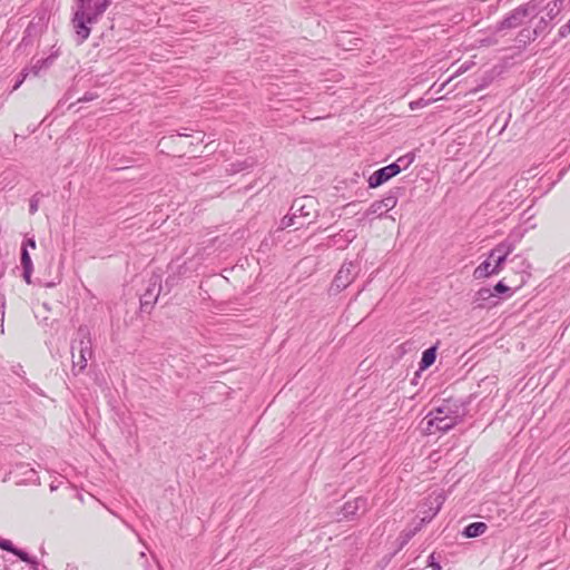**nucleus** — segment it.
<instances>
[{"label": "nucleus", "mask_w": 570, "mask_h": 570, "mask_svg": "<svg viewBox=\"0 0 570 570\" xmlns=\"http://www.w3.org/2000/svg\"><path fill=\"white\" fill-rule=\"evenodd\" d=\"M410 107H411V109H414V108H416V105H414V102H411Z\"/></svg>", "instance_id": "58836bf2"}, {"label": "nucleus", "mask_w": 570, "mask_h": 570, "mask_svg": "<svg viewBox=\"0 0 570 570\" xmlns=\"http://www.w3.org/2000/svg\"><path fill=\"white\" fill-rule=\"evenodd\" d=\"M46 62L47 60H38L30 69H27L28 73L32 72L33 76H38Z\"/></svg>", "instance_id": "b1692460"}, {"label": "nucleus", "mask_w": 570, "mask_h": 570, "mask_svg": "<svg viewBox=\"0 0 570 570\" xmlns=\"http://www.w3.org/2000/svg\"><path fill=\"white\" fill-rule=\"evenodd\" d=\"M28 77V70L23 69L20 73V78H18L16 85L13 86V90H17L21 83L24 81V79Z\"/></svg>", "instance_id": "c85d7f7f"}, {"label": "nucleus", "mask_w": 570, "mask_h": 570, "mask_svg": "<svg viewBox=\"0 0 570 570\" xmlns=\"http://www.w3.org/2000/svg\"><path fill=\"white\" fill-rule=\"evenodd\" d=\"M414 161L413 154H406L396 159V161L392 163L393 165H399V174L406 169Z\"/></svg>", "instance_id": "aec40b11"}, {"label": "nucleus", "mask_w": 570, "mask_h": 570, "mask_svg": "<svg viewBox=\"0 0 570 570\" xmlns=\"http://www.w3.org/2000/svg\"><path fill=\"white\" fill-rule=\"evenodd\" d=\"M145 557H146L145 552H141V553H140V558H142V559H144Z\"/></svg>", "instance_id": "79ce46f5"}, {"label": "nucleus", "mask_w": 570, "mask_h": 570, "mask_svg": "<svg viewBox=\"0 0 570 570\" xmlns=\"http://www.w3.org/2000/svg\"><path fill=\"white\" fill-rule=\"evenodd\" d=\"M454 414H463L464 415L463 407L461 405H459L456 402L446 400V401H443L440 406L433 409L426 415V417H431V416L448 417V416H453Z\"/></svg>", "instance_id": "9b49d317"}, {"label": "nucleus", "mask_w": 570, "mask_h": 570, "mask_svg": "<svg viewBox=\"0 0 570 570\" xmlns=\"http://www.w3.org/2000/svg\"><path fill=\"white\" fill-rule=\"evenodd\" d=\"M399 174V165L390 164L383 168H380L375 170L370 177H368V187L370 188H377L379 186L383 185L394 176Z\"/></svg>", "instance_id": "6e6552de"}, {"label": "nucleus", "mask_w": 570, "mask_h": 570, "mask_svg": "<svg viewBox=\"0 0 570 570\" xmlns=\"http://www.w3.org/2000/svg\"><path fill=\"white\" fill-rule=\"evenodd\" d=\"M108 6L106 0H76L71 19L76 42L82 43L91 32V26L97 23Z\"/></svg>", "instance_id": "f257e3e1"}, {"label": "nucleus", "mask_w": 570, "mask_h": 570, "mask_svg": "<svg viewBox=\"0 0 570 570\" xmlns=\"http://www.w3.org/2000/svg\"><path fill=\"white\" fill-rule=\"evenodd\" d=\"M91 99H92L91 96L85 95L83 98H81L80 100L88 101V100H91Z\"/></svg>", "instance_id": "c9c22d12"}, {"label": "nucleus", "mask_w": 570, "mask_h": 570, "mask_svg": "<svg viewBox=\"0 0 570 570\" xmlns=\"http://www.w3.org/2000/svg\"><path fill=\"white\" fill-rule=\"evenodd\" d=\"M435 501L438 502L436 509H435V511H433V513L429 517V519L433 518V517L438 513V511H439V509H440L441 502H439V498H435Z\"/></svg>", "instance_id": "f704fd0d"}, {"label": "nucleus", "mask_w": 570, "mask_h": 570, "mask_svg": "<svg viewBox=\"0 0 570 570\" xmlns=\"http://www.w3.org/2000/svg\"><path fill=\"white\" fill-rule=\"evenodd\" d=\"M204 134L202 132H198V136L194 138L193 141H190V145H194V144H200L204 141Z\"/></svg>", "instance_id": "473e14b6"}, {"label": "nucleus", "mask_w": 570, "mask_h": 570, "mask_svg": "<svg viewBox=\"0 0 570 570\" xmlns=\"http://www.w3.org/2000/svg\"><path fill=\"white\" fill-rule=\"evenodd\" d=\"M429 567H431L432 570H441L440 563L435 561L434 553L429 557Z\"/></svg>", "instance_id": "c756f323"}, {"label": "nucleus", "mask_w": 570, "mask_h": 570, "mask_svg": "<svg viewBox=\"0 0 570 570\" xmlns=\"http://www.w3.org/2000/svg\"><path fill=\"white\" fill-rule=\"evenodd\" d=\"M0 548L9 552H13L16 549L10 540H1Z\"/></svg>", "instance_id": "bb28decb"}, {"label": "nucleus", "mask_w": 570, "mask_h": 570, "mask_svg": "<svg viewBox=\"0 0 570 570\" xmlns=\"http://www.w3.org/2000/svg\"><path fill=\"white\" fill-rule=\"evenodd\" d=\"M316 202L313 197L304 196L295 199L292 204L291 212L298 220L309 224L315 214Z\"/></svg>", "instance_id": "39448f33"}, {"label": "nucleus", "mask_w": 570, "mask_h": 570, "mask_svg": "<svg viewBox=\"0 0 570 570\" xmlns=\"http://www.w3.org/2000/svg\"><path fill=\"white\" fill-rule=\"evenodd\" d=\"M39 194H35L31 198H30V203H29V212L31 215H33L35 213H37L38 208H39Z\"/></svg>", "instance_id": "4be33fe9"}, {"label": "nucleus", "mask_w": 570, "mask_h": 570, "mask_svg": "<svg viewBox=\"0 0 570 570\" xmlns=\"http://www.w3.org/2000/svg\"><path fill=\"white\" fill-rule=\"evenodd\" d=\"M435 357H436V348L434 346L425 350L422 354V358L420 362V368L425 370L429 366H431L435 362Z\"/></svg>", "instance_id": "f3484780"}, {"label": "nucleus", "mask_w": 570, "mask_h": 570, "mask_svg": "<svg viewBox=\"0 0 570 570\" xmlns=\"http://www.w3.org/2000/svg\"><path fill=\"white\" fill-rule=\"evenodd\" d=\"M144 568H145V570H149V568H150V564H149V562L147 560H146V562L144 564Z\"/></svg>", "instance_id": "e433bc0d"}, {"label": "nucleus", "mask_w": 570, "mask_h": 570, "mask_svg": "<svg viewBox=\"0 0 570 570\" xmlns=\"http://www.w3.org/2000/svg\"><path fill=\"white\" fill-rule=\"evenodd\" d=\"M304 225H305V222H301V220H298L297 217H294L293 216V212H291L289 215L283 217L282 220H281V228L282 229L291 227V226H296V228H299V227H302Z\"/></svg>", "instance_id": "6ab92c4d"}, {"label": "nucleus", "mask_w": 570, "mask_h": 570, "mask_svg": "<svg viewBox=\"0 0 570 570\" xmlns=\"http://www.w3.org/2000/svg\"><path fill=\"white\" fill-rule=\"evenodd\" d=\"M157 566H158L159 570H163V569H161V567H160V564H159V562H157Z\"/></svg>", "instance_id": "37998d69"}, {"label": "nucleus", "mask_w": 570, "mask_h": 570, "mask_svg": "<svg viewBox=\"0 0 570 570\" xmlns=\"http://www.w3.org/2000/svg\"><path fill=\"white\" fill-rule=\"evenodd\" d=\"M518 242V236L509 235L490 252L489 259L492 263L491 272H494L497 275L503 269L504 263L509 255L515 249Z\"/></svg>", "instance_id": "20e7f679"}, {"label": "nucleus", "mask_w": 570, "mask_h": 570, "mask_svg": "<svg viewBox=\"0 0 570 570\" xmlns=\"http://www.w3.org/2000/svg\"><path fill=\"white\" fill-rule=\"evenodd\" d=\"M463 419V414H454L453 416L441 417V416H431L425 417L426 420V431L432 434L436 431L439 432H448L456 424H459Z\"/></svg>", "instance_id": "0eeeda50"}, {"label": "nucleus", "mask_w": 570, "mask_h": 570, "mask_svg": "<svg viewBox=\"0 0 570 570\" xmlns=\"http://www.w3.org/2000/svg\"><path fill=\"white\" fill-rule=\"evenodd\" d=\"M72 371L75 374L82 372L92 356V342L87 326H80L76 338L71 342Z\"/></svg>", "instance_id": "f03ea898"}, {"label": "nucleus", "mask_w": 570, "mask_h": 570, "mask_svg": "<svg viewBox=\"0 0 570 570\" xmlns=\"http://www.w3.org/2000/svg\"><path fill=\"white\" fill-rule=\"evenodd\" d=\"M410 107H411V109H414V108H416V105H414V102H411Z\"/></svg>", "instance_id": "4c0bfd02"}, {"label": "nucleus", "mask_w": 570, "mask_h": 570, "mask_svg": "<svg viewBox=\"0 0 570 570\" xmlns=\"http://www.w3.org/2000/svg\"><path fill=\"white\" fill-rule=\"evenodd\" d=\"M488 530V525L484 522H473L464 528L463 534L466 538H476L482 535Z\"/></svg>", "instance_id": "2eb2a0df"}, {"label": "nucleus", "mask_w": 570, "mask_h": 570, "mask_svg": "<svg viewBox=\"0 0 570 570\" xmlns=\"http://www.w3.org/2000/svg\"><path fill=\"white\" fill-rule=\"evenodd\" d=\"M558 33L561 39L566 38L570 33V18L566 24L560 27Z\"/></svg>", "instance_id": "a878e982"}, {"label": "nucleus", "mask_w": 570, "mask_h": 570, "mask_svg": "<svg viewBox=\"0 0 570 570\" xmlns=\"http://www.w3.org/2000/svg\"><path fill=\"white\" fill-rule=\"evenodd\" d=\"M540 11V1L530 0L510 11L495 27V31L514 29L523 24L528 17H535Z\"/></svg>", "instance_id": "7ed1b4c3"}, {"label": "nucleus", "mask_w": 570, "mask_h": 570, "mask_svg": "<svg viewBox=\"0 0 570 570\" xmlns=\"http://www.w3.org/2000/svg\"><path fill=\"white\" fill-rule=\"evenodd\" d=\"M28 77V70L23 69L20 73V78H18L16 85L13 86V90H17L21 83L24 81V79Z\"/></svg>", "instance_id": "cd10ccee"}, {"label": "nucleus", "mask_w": 570, "mask_h": 570, "mask_svg": "<svg viewBox=\"0 0 570 570\" xmlns=\"http://www.w3.org/2000/svg\"><path fill=\"white\" fill-rule=\"evenodd\" d=\"M22 247H28L35 249L36 248V240L33 238H28L26 242H23Z\"/></svg>", "instance_id": "2f4dec72"}, {"label": "nucleus", "mask_w": 570, "mask_h": 570, "mask_svg": "<svg viewBox=\"0 0 570 570\" xmlns=\"http://www.w3.org/2000/svg\"><path fill=\"white\" fill-rule=\"evenodd\" d=\"M397 204V197L393 191H390L380 200H376L371 204L366 214L367 215H377L381 217L384 213L393 209Z\"/></svg>", "instance_id": "1a4fd4ad"}, {"label": "nucleus", "mask_w": 570, "mask_h": 570, "mask_svg": "<svg viewBox=\"0 0 570 570\" xmlns=\"http://www.w3.org/2000/svg\"><path fill=\"white\" fill-rule=\"evenodd\" d=\"M21 265L23 268V278L28 284L31 283L30 277L33 271L31 257L26 247H21Z\"/></svg>", "instance_id": "ddd939ff"}, {"label": "nucleus", "mask_w": 570, "mask_h": 570, "mask_svg": "<svg viewBox=\"0 0 570 570\" xmlns=\"http://www.w3.org/2000/svg\"><path fill=\"white\" fill-rule=\"evenodd\" d=\"M360 267L354 262L344 263L332 283V289L342 291L346 288L356 277Z\"/></svg>", "instance_id": "423d86ee"}, {"label": "nucleus", "mask_w": 570, "mask_h": 570, "mask_svg": "<svg viewBox=\"0 0 570 570\" xmlns=\"http://www.w3.org/2000/svg\"><path fill=\"white\" fill-rule=\"evenodd\" d=\"M510 288L503 283V282H499L492 289V292L494 293V295H498V294H503V293H507L509 292Z\"/></svg>", "instance_id": "393cba45"}, {"label": "nucleus", "mask_w": 570, "mask_h": 570, "mask_svg": "<svg viewBox=\"0 0 570 570\" xmlns=\"http://www.w3.org/2000/svg\"><path fill=\"white\" fill-rule=\"evenodd\" d=\"M562 1L553 0L546 6L547 13L542 18H546V29L550 21H552L561 11Z\"/></svg>", "instance_id": "4468645a"}, {"label": "nucleus", "mask_w": 570, "mask_h": 570, "mask_svg": "<svg viewBox=\"0 0 570 570\" xmlns=\"http://www.w3.org/2000/svg\"><path fill=\"white\" fill-rule=\"evenodd\" d=\"M13 554L18 556L22 561H29V556L27 552L22 551V550H19V549H14V551L12 552Z\"/></svg>", "instance_id": "7c9ffc66"}, {"label": "nucleus", "mask_w": 570, "mask_h": 570, "mask_svg": "<svg viewBox=\"0 0 570 570\" xmlns=\"http://www.w3.org/2000/svg\"><path fill=\"white\" fill-rule=\"evenodd\" d=\"M366 509V500L364 498H356L353 501H347L343 508L342 513L344 518H353L357 514L358 510H365Z\"/></svg>", "instance_id": "f8f14e48"}, {"label": "nucleus", "mask_w": 570, "mask_h": 570, "mask_svg": "<svg viewBox=\"0 0 570 570\" xmlns=\"http://www.w3.org/2000/svg\"><path fill=\"white\" fill-rule=\"evenodd\" d=\"M546 32V18H540L533 29L523 28L517 35V42L525 46L534 41L539 36Z\"/></svg>", "instance_id": "9d476101"}, {"label": "nucleus", "mask_w": 570, "mask_h": 570, "mask_svg": "<svg viewBox=\"0 0 570 570\" xmlns=\"http://www.w3.org/2000/svg\"><path fill=\"white\" fill-rule=\"evenodd\" d=\"M491 268H492V263L491 261L488 258L487 261H484L483 263H481L474 271V277L475 278H483V277H488V276H491V275H495L494 272H491Z\"/></svg>", "instance_id": "a211bd4d"}, {"label": "nucleus", "mask_w": 570, "mask_h": 570, "mask_svg": "<svg viewBox=\"0 0 570 570\" xmlns=\"http://www.w3.org/2000/svg\"><path fill=\"white\" fill-rule=\"evenodd\" d=\"M50 490H51V491H55V490H56V485L51 484V485H50Z\"/></svg>", "instance_id": "ea45409f"}, {"label": "nucleus", "mask_w": 570, "mask_h": 570, "mask_svg": "<svg viewBox=\"0 0 570 570\" xmlns=\"http://www.w3.org/2000/svg\"><path fill=\"white\" fill-rule=\"evenodd\" d=\"M347 37H350V33L347 32L342 33V36L340 37L338 41L341 42L342 46L345 45V38Z\"/></svg>", "instance_id": "72a5a7b5"}, {"label": "nucleus", "mask_w": 570, "mask_h": 570, "mask_svg": "<svg viewBox=\"0 0 570 570\" xmlns=\"http://www.w3.org/2000/svg\"><path fill=\"white\" fill-rule=\"evenodd\" d=\"M112 0H106V4L109 7Z\"/></svg>", "instance_id": "a19ab883"}, {"label": "nucleus", "mask_w": 570, "mask_h": 570, "mask_svg": "<svg viewBox=\"0 0 570 570\" xmlns=\"http://www.w3.org/2000/svg\"><path fill=\"white\" fill-rule=\"evenodd\" d=\"M254 166V161L250 159V158H247L245 160H242V161H236V163H233L230 164L227 168H226V171L229 174V175H235L239 171H243V170H246V169H249Z\"/></svg>", "instance_id": "dca6fc26"}, {"label": "nucleus", "mask_w": 570, "mask_h": 570, "mask_svg": "<svg viewBox=\"0 0 570 570\" xmlns=\"http://www.w3.org/2000/svg\"><path fill=\"white\" fill-rule=\"evenodd\" d=\"M181 137H191V135L186 131H181V132H177L176 135L163 137L159 141V146H167L169 142H175L177 139H179Z\"/></svg>", "instance_id": "412c9836"}, {"label": "nucleus", "mask_w": 570, "mask_h": 570, "mask_svg": "<svg viewBox=\"0 0 570 570\" xmlns=\"http://www.w3.org/2000/svg\"><path fill=\"white\" fill-rule=\"evenodd\" d=\"M476 296H478V299L485 301V299H489L490 297L494 296V293L492 292L491 288L484 287V288H481L478 291Z\"/></svg>", "instance_id": "5701e85b"}]
</instances>
